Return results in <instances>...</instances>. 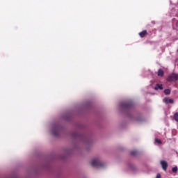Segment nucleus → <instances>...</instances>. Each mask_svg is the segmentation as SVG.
Returning a JSON list of instances; mask_svg holds the SVG:
<instances>
[{
  "label": "nucleus",
  "instance_id": "9",
  "mask_svg": "<svg viewBox=\"0 0 178 178\" xmlns=\"http://www.w3.org/2000/svg\"><path fill=\"white\" fill-rule=\"evenodd\" d=\"M164 93L166 95H169V94H170V90L169 89H166L164 90Z\"/></svg>",
  "mask_w": 178,
  "mask_h": 178
},
{
  "label": "nucleus",
  "instance_id": "11",
  "mask_svg": "<svg viewBox=\"0 0 178 178\" xmlns=\"http://www.w3.org/2000/svg\"><path fill=\"white\" fill-rule=\"evenodd\" d=\"M172 172H173L174 173H176V172H177V167H174V168H172Z\"/></svg>",
  "mask_w": 178,
  "mask_h": 178
},
{
  "label": "nucleus",
  "instance_id": "1",
  "mask_svg": "<svg viewBox=\"0 0 178 178\" xmlns=\"http://www.w3.org/2000/svg\"><path fill=\"white\" fill-rule=\"evenodd\" d=\"M92 166H98L99 165V160L98 159H94L91 162Z\"/></svg>",
  "mask_w": 178,
  "mask_h": 178
},
{
  "label": "nucleus",
  "instance_id": "2",
  "mask_svg": "<svg viewBox=\"0 0 178 178\" xmlns=\"http://www.w3.org/2000/svg\"><path fill=\"white\" fill-rule=\"evenodd\" d=\"M161 165L163 169V170L166 171V169H168V163L165 161H161Z\"/></svg>",
  "mask_w": 178,
  "mask_h": 178
},
{
  "label": "nucleus",
  "instance_id": "13",
  "mask_svg": "<svg viewBox=\"0 0 178 178\" xmlns=\"http://www.w3.org/2000/svg\"><path fill=\"white\" fill-rule=\"evenodd\" d=\"M177 27H178V21L177 22Z\"/></svg>",
  "mask_w": 178,
  "mask_h": 178
},
{
  "label": "nucleus",
  "instance_id": "7",
  "mask_svg": "<svg viewBox=\"0 0 178 178\" xmlns=\"http://www.w3.org/2000/svg\"><path fill=\"white\" fill-rule=\"evenodd\" d=\"M158 76H160L161 77H162V76H163V70H159V71H158Z\"/></svg>",
  "mask_w": 178,
  "mask_h": 178
},
{
  "label": "nucleus",
  "instance_id": "6",
  "mask_svg": "<svg viewBox=\"0 0 178 178\" xmlns=\"http://www.w3.org/2000/svg\"><path fill=\"white\" fill-rule=\"evenodd\" d=\"M154 90H163V87H162V84H157Z\"/></svg>",
  "mask_w": 178,
  "mask_h": 178
},
{
  "label": "nucleus",
  "instance_id": "8",
  "mask_svg": "<svg viewBox=\"0 0 178 178\" xmlns=\"http://www.w3.org/2000/svg\"><path fill=\"white\" fill-rule=\"evenodd\" d=\"M174 119H175V122H178V113H176L174 115Z\"/></svg>",
  "mask_w": 178,
  "mask_h": 178
},
{
  "label": "nucleus",
  "instance_id": "12",
  "mask_svg": "<svg viewBox=\"0 0 178 178\" xmlns=\"http://www.w3.org/2000/svg\"><path fill=\"white\" fill-rule=\"evenodd\" d=\"M156 178H161V174H157Z\"/></svg>",
  "mask_w": 178,
  "mask_h": 178
},
{
  "label": "nucleus",
  "instance_id": "4",
  "mask_svg": "<svg viewBox=\"0 0 178 178\" xmlns=\"http://www.w3.org/2000/svg\"><path fill=\"white\" fill-rule=\"evenodd\" d=\"M147 35V31H143L142 32L139 33V36L140 38H144Z\"/></svg>",
  "mask_w": 178,
  "mask_h": 178
},
{
  "label": "nucleus",
  "instance_id": "10",
  "mask_svg": "<svg viewBox=\"0 0 178 178\" xmlns=\"http://www.w3.org/2000/svg\"><path fill=\"white\" fill-rule=\"evenodd\" d=\"M155 143H156L157 144H162V141H161V140L158 138L155 139Z\"/></svg>",
  "mask_w": 178,
  "mask_h": 178
},
{
  "label": "nucleus",
  "instance_id": "3",
  "mask_svg": "<svg viewBox=\"0 0 178 178\" xmlns=\"http://www.w3.org/2000/svg\"><path fill=\"white\" fill-rule=\"evenodd\" d=\"M173 80H177V75L176 74H172L169 77V81H172Z\"/></svg>",
  "mask_w": 178,
  "mask_h": 178
},
{
  "label": "nucleus",
  "instance_id": "5",
  "mask_svg": "<svg viewBox=\"0 0 178 178\" xmlns=\"http://www.w3.org/2000/svg\"><path fill=\"white\" fill-rule=\"evenodd\" d=\"M164 101H165V104H173V99H169V98H168V97H165V98L164 99Z\"/></svg>",
  "mask_w": 178,
  "mask_h": 178
}]
</instances>
